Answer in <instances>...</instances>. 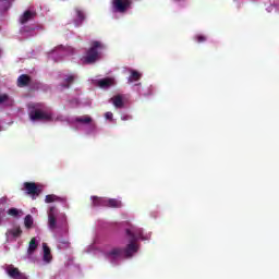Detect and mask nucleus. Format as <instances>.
I'll list each match as a JSON object with an SVG mask.
<instances>
[{
	"label": "nucleus",
	"instance_id": "obj_1",
	"mask_svg": "<svg viewBox=\"0 0 279 279\" xmlns=\"http://www.w3.org/2000/svg\"><path fill=\"white\" fill-rule=\"evenodd\" d=\"M104 49L101 41L94 40L87 49L86 54L83 57V64H95L99 60V51Z\"/></svg>",
	"mask_w": 279,
	"mask_h": 279
},
{
	"label": "nucleus",
	"instance_id": "obj_2",
	"mask_svg": "<svg viewBox=\"0 0 279 279\" xmlns=\"http://www.w3.org/2000/svg\"><path fill=\"white\" fill-rule=\"evenodd\" d=\"M138 252V245H129L125 250L116 248L109 253L111 260H119L121 258H132V255Z\"/></svg>",
	"mask_w": 279,
	"mask_h": 279
},
{
	"label": "nucleus",
	"instance_id": "obj_3",
	"mask_svg": "<svg viewBox=\"0 0 279 279\" xmlns=\"http://www.w3.org/2000/svg\"><path fill=\"white\" fill-rule=\"evenodd\" d=\"M125 236L129 241V245H136V241H138V239H145L143 236V229L134 226L125 229Z\"/></svg>",
	"mask_w": 279,
	"mask_h": 279
},
{
	"label": "nucleus",
	"instance_id": "obj_4",
	"mask_svg": "<svg viewBox=\"0 0 279 279\" xmlns=\"http://www.w3.org/2000/svg\"><path fill=\"white\" fill-rule=\"evenodd\" d=\"M29 119L31 121H53V113L41 109H33L29 112Z\"/></svg>",
	"mask_w": 279,
	"mask_h": 279
},
{
	"label": "nucleus",
	"instance_id": "obj_5",
	"mask_svg": "<svg viewBox=\"0 0 279 279\" xmlns=\"http://www.w3.org/2000/svg\"><path fill=\"white\" fill-rule=\"evenodd\" d=\"M112 5L114 12L124 14V12H128V10H130V7L132 5V0H112Z\"/></svg>",
	"mask_w": 279,
	"mask_h": 279
},
{
	"label": "nucleus",
	"instance_id": "obj_6",
	"mask_svg": "<svg viewBox=\"0 0 279 279\" xmlns=\"http://www.w3.org/2000/svg\"><path fill=\"white\" fill-rule=\"evenodd\" d=\"M24 189L27 195H31L32 199H36L43 193V190L39 189L38 185L34 182H25Z\"/></svg>",
	"mask_w": 279,
	"mask_h": 279
},
{
	"label": "nucleus",
	"instance_id": "obj_7",
	"mask_svg": "<svg viewBox=\"0 0 279 279\" xmlns=\"http://www.w3.org/2000/svg\"><path fill=\"white\" fill-rule=\"evenodd\" d=\"M8 276H10V278L13 279H27V275H25L24 272H21V270H19V268L14 267V266H9L7 269Z\"/></svg>",
	"mask_w": 279,
	"mask_h": 279
},
{
	"label": "nucleus",
	"instance_id": "obj_8",
	"mask_svg": "<svg viewBox=\"0 0 279 279\" xmlns=\"http://www.w3.org/2000/svg\"><path fill=\"white\" fill-rule=\"evenodd\" d=\"M57 213H58V209H56V207H50L49 208L48 223H49V228H51V230L56 229V226H57V221H56Z\"/></svg>",
	"mask_w": 279,
	"mask_h": 279
},
{
	"label": "nucleus",
	"instance_id": "obj_9",
	"mask_svg": "<svg viewBox=\"0 0 279 279\" xmlns=\"http://www.w3.org/2000/svg\"><path fill=\"white\" fill-rule=\"evenodd\" d=\"M32 83V76L27 74H22L17 77V86L19 88H25V86H29Z\"/></svg>",
	"mask_w": 279,
	"mask_h": 279
},
{
	"label": "nucleus",
	"instance_id": "obj_10",
	"mask_svg": "<svg viewBox=\"0 0 279 279\" xmlns=\"http://www.w3.org/2000/svg\"><path fill=\"white\" fill-rule=\"evenodd\" d=\"M33 19H36V12L27 10L21 15L20 23L21 25H25V23L33 21Z\"/></svg>",
	"mask_w": 279,
	"mask_h": 279
},
{
	"label": "nucleus",
	"instance_id": "obj_11",
	"mask_svg": "<svg viewBox=\"0 0 279 279\" xmlns=\"http://www.w3.org/2000/svg\"><path fill=\"white\" fill-rule=\"evenodd\" d=\"M44 254H43V260L47 265L53 260V255L51 254V248L48 245H44Z\"/></svg>",
	"mask_w": 279,
	"mask_h": 279
},
{
	"label": "nucleus",
	"instance_id": "obj_12",
	"mask_svg": "<svg viewBox=\"0 0 279 279\" xmlns=\"http://www.w3.org/2000/svg\"><path fill=\"white\" fill-rule=\"evenodd\" d=\"M107 199L106 197H98V196H92V206H102L106 208L107 206Z\"/></svg>",
	"mask_w": 279,
	"mask_h": 279
},
{
	"label": "nucleus",
	"instance_id": "obj_13",
	"mask_svg": "<svg viewBox=\"0 0 279 279\" xmlns=\"http://www.w3.org/2000/svg\"><path fill=\"white\" fill-rule=\"evenodd\" d=\"M76 77L77 76H75L73 74L65 76V78L61 83V87L62 88H71V85L75 83Z\"/></svg>",
	"mask_w": 279,
	"mask_h": 279
},
{
	"label": "nucleus",
	"instance_id": "obj_14",
	"mask_svg": "<svg viewBox=\"0 0 279 279\" xmlns=\"http://www.w3.org/2000/svg\"><path fill=\"white\" fill-rule=\"evenodd\" d=\"M123 203L117 198H107L106 208H121Z\"/></svg>",
	"mask_w": 279,
	"mask_h": 279
},
{
	"label": "nucleus",
	"instance_id": "obj_15",
	"mask_svg": "<svg viewBox=\"0 0 279 279\" xmlns=\"http://www.w3.org/2000/svg\"><path fill=\"white\" fill-rule=\"evenodd\" d=\"M111 101L114 106V108L121 109L125 106V104L123 102V96L121 95H116L111 98Z\"/></svg>",
	"mask_w": 279,
	"mask_h": 279
},
{
	"label": "nucleus",
	"instance_id": "obj_16",
	"mask_svg": "<svg viewBox=\"0 0 279 279\" xmlns=\"http://www.w3.org/2000/svg\"><path fill=\"white\" fill-rule=\"evenodd\" d=\"M112 84H114V80H112L110 77H106V78L98 81V86L100 88H110V86H112Z\"/></svg>",
	"mask_w": 279,
	"mask_h": 279
},
{
	"label": "nucleus",
	"instance_id": "obj_17",
	"mask_svg": "<svg viewBox=\"0 0 279 279\" xmlns=\"http://www.w3.org/2000/svg\"><path fill=\"white\" fill-rule=\"evenodd\" d=\"M130 73L131 75L129 76V80H128L129 84H132V82H138V80H141L142 77V74L136 70H131Z\"/></svg>",
	"mask_w": 279,
	"mask_h": 279
},
{
	"label": "nucleus",
	"instance_id": "obj_18",
	"mask_svg": "<svg viewBox=\"0 0 279 279\" xmlns=\"http://www.w3.org/2000/svg\"><path fill=\"white\" fill-rule=\"evenodd\" d=\"M76 123H83L85 125H88V123H93V118L89 116H83L75 119Z\"/></svg>",
	"mask_w": 279,
	"mask_h": 279
},
{
	"label": "nucleus",
	"instance_id": "obj_19",
	"mask_svg": "<svg viewBox=\"0 0 279 279\" xmlns=\"http://www.w3.org/2000/svg\"><path fill=\"white\" fill-rule=\"evenodd\" d=\"M7 214L10 216V217H14V218H17V217H21V215H23V211L22 210H19L14 207L10 208Z\"/></svg>",
	"mask_w": 279,
	"mask_h": 279
},
{
	"label": "nucleus",
	"instance_id": "obj_20",
	"mask_svg": "<svg viewBox=\"0 0 279 279\" xmlns=\"http://www.w3.org/2000/svg\"><path fill=\"white\" fill-rule=\"evenodd\" d=\"M12 1L14 0H0V9L1 10H10L12 8Z\"/></svg>",
	"mask_w": 279,
	"mask_h": 279
},
{
	"label": "nucleus",
	"instance_id": "obj_21",
	"mask_svg": "<svg viewBox=\"0 0 279 279\" xmlns=\"http://www.w3.org/2000/svg\"><path fill=\"white\" fill-rule=\"evenodd\" d=\"M46 204H53V202H60V197L56 194H48L45 198Z\"/></svg>",
	"mask_w": 279,
	"mask_h": 279
},
{
	"label": "nucleus",
	"instance_id": "obj_22",
	"mask_svg": "<svg viewBox=\"0 0 279 279\" xmlns=\"http://www.w3.org/2000/svg\"><path fill=\"white\" fill-rule=\"evenodd\" d=\"M76 12V16L78 19V23L76 25H82V23H84L86 15L84 14V11L80 10V9H75Z\"/></svg>",
	"mask_w": 279,
	"mask_h": 279
},
{
	"label": "nucleus",
	"instance_id": "obj_23",
	"mask_svg": "<svg viewBox=\"0 0 279 279\" xmlns=\"http://www.w3.org/2000/svg\"><path fill=\"white\" fill-rule=\"evenodd\" d=\"M24 226L25 228H32V226H34V218L32 217V215H27L24 218Z\"/></svg>",
	"mask_w": 279,
	"mask_h": 279
},
{
	"label": "nucleus",
	"instance_id": "obj_24",
	"mask_svg": "<svg viewBox=\"0 0 279 279\" xmlns=\"http://www.w3.org/2000/svg\"><path fill=\"white\" fill-rule=\"evenodd\" d=\"M35 28L25 26L21 29V34H31V36H34Z\"/></svg>",
	"mask_w": 279,
	"mask_h": 279
},
{
	"label": "nucleus",
	"instance_id": "obj_25",
	"mask_svg": "<svg viewBox=\"0 0 279 279\" xmlns=\"http://www.w3.org/2000/svg\"><path fill=\"white\" fill-rule=\"evenodd\" d=\"M23 233V231L21 230V228H16V229H13L11 231H9V234H12V236H21V234Z\"/></svg>",
	"mask_w": 279,
	"mask_h": 279
},
{
	"label": "nucleus",
	"instance_id": "obj_26",
	"mask_svg": "<svg viewBox=\"0 0 279 279\" xmlns=\"http://www.w3.org/2000/svg\"><path fill=\"white\" fill-rule=\"evenodd\" d=\"M194 40H196V43H206L207 38L204 35H196Z\"/></svg>",
	"mask_w": 279,
	"mask_h": 279
},
{
	"label": "nucleus",
	"instance_id": "obj_27",
	"mask_svg": "<svg viewBox=\"0 0 279 279\" xmlns=\"http://www.w3.org/2000/svg\"><path fill=\"white\" fill-rule=\"evenodd\" d=\"M10 99V96L8 94L0 95V104H5Z\"/></svg>",
	"mask_w": 279,
	"mask_h": 279
},
{
	"label": "nucleus",
	"instance_id": "obj_28",
	"mask_svg": "<svg viewBox=\"0 0 279 279\" xmlns=\"http://www.w3.org/2000/svg\"><path fill=\"white\" fill-rule=\"evenodd\" d=\"M38 245H29L27 250V254H34L37 250Z\"/></svg>",
	"mask_w": 279,
	"mask_h": 279
},
{
	"label": "nucleus",
	"instance_id": "obj_29",
	"mask_svg": "<svg viewBox=\"0 0 279 279\" xmlns=\"http://www.w3.org/2000/svg\"><path fill=\"white\" fill-rule=\"evenodd\" d=\"M112 117H113V114H112V112H110V111H108V112L105 113V118H106L108 121H112Z\"/></svg>",
	"mask_w": 279,
	"mask_h": 279
},
{
	"label": "nucleus",
	"instance_id": "obj_30",
	"mask_svg": "<svg viewBox=\"0 0 279 279\" xmlns=\"http://www.w3.org/2000/svg\"><path fill=\"white\" fill-rule=\"evenodd\" d=\"M0 204H8V197H1Z\"/></svg>",
	"mask_w": 279,
	"mask_h": 279
},
{
	"label": "nucleus",
	"instance_id": "obj_31",
	"mask_svg": "<svg viewBox=\"0 0 279 279\" xmlns=\"http://www.w3.org/2000/svg\"><path fill=\"white\" fill-rule=\"evenodd\" d=\"M130 119H132L131 116H124V117H122V121H130Z\"/></svg>",
	"mask_w": 279,
	"mask_h": 279
},
{
	"label": "nucleus",
	"instance_id": "obj_32",
	"mask_svg": "<svg viewBox=\"0 0 279 279\" xmlns=\"http://www.w3.org/2000/svg\"><path fill=\"white\" fill-rule=\"evenodd\" d=\"M28 245H36V238H33V239L29 241Z\"/></svg>",
	"mask_w": 279,
	"mask_h": 279
},
{
	"label": "nucleus",
	"instance_id": "obj_33",
	"mask_svg": "<svg viewBox=\"0 0 279 279\" xmlns=\"http://www.w3.org/2000/svg\"><path fill=\"white\" fill-rule=\"evenodd\" d=\"M63 243V245H69V242H62Z\"/></svg>",
	"mask_w": 279,
	"mask_h": 279
},
{
	"label": "nucleus",
	"instance_id": "obj_34",
	"mask_svg": "<svg viewBox=\"0 0 279 279\" xmlns=\"http://www.w3.org/2000/svg\"><path fill=\"white\" fill-rule=\"evenodd\" d=\"M1 221H2V219L0 218V226H1Z\"/></svg>",
	"mask_w": 279,
	"mask_h": 279
},
{
	"label": "nucleus",
	"instance_id": "obj_35",
	"mask_svg": "<svg viewBox=\"0 0 279 279\" xmlns=\"http://www.w3.org/2000/svg\"><path fill=\"white\" fill-rule=\"evenodd\" d=\"M43 245H47V243H43Z\"/></svg>",
	"mask_w": 279,
	"mask_h": 279
}]
</instances>
